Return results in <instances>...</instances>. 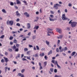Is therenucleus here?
Masks as SVG:
<instances>
[{
	"mask_svg": "<svg viewBox=\"0 0 77 77\" xmlns=\"http://www.w3.org/2000/svg\"><path fill=\"white\" fill-rule=\"evenodd\" d=\"M77 22H72L71 24V26L72 27H75L77 26Z\"/></svg>",
	"mask_w": 77,
	"mask_h": 77,
	"instance_id": "f257e3e1",
	"label": "nucleus"
},
{
	"mask_svg": "<svg viewBox=\"0 0 77 77\" xmlns=\"http://www.w3.org/2000/svg\"><path fill=\"white\" fill-rule=\"evenodd\" d=\"M7 24L8 25H11V26H12L14 24V21L11 20L10 21H7Z\"/></svg>",
	"mask_w": 77,
	"mask_h": 77,
	"instance_id": "f03ea898",
	"label": "nucleus"
},
{
	"mask_svg": "<svg viewBox=\"0 0 77 77\" xmlns=\"http://www.w3.org/2000/svg\"><path fill=\"white\" fill-rule=\"evenodd\" d=\"M61 18L64 21L68 20V18L66 17V16H65V14L62 15Z\"/></svg>",
	"mask_w": 77,
	"mask_h": 77,
	"instance_id": "7ed1b4c3",
	"label": "nucleus"
},
{
	"mask_svg": "<svg viewBox=\"0 0 77 77\" xmlns=\"http://www.w3.org/2000/svg\"><path fill=\"white\" fill-rule=\"evenodd\" d=\"M56 31L59 33H61L62 32V29L60 28H57L56 29Z\"/></svg>",
	"mask_w": 77,
	"mask_h": 77,
	"instance_id": "20e7f679",
	"label": "nucleus"
},
{
	"mask_svg": "<svg viewBox=\"0 0 77 77\" xmlns=\"http://www.w3.org/2000/svg\"><path fill=\"white\" fill-rule=\"evenodd\" d=\"M16 15L17 17H20L21 16V14L19 13L18 11H17L16 12Z\"/></svg>",
	"mask_w": 77,
	"mask_h": 77,
	"instance_id": "39448f33",
	"label": "nucleus"
},
{
	"mask_svg": "<svg viewBox=\"0 0 77 77\" xmlns=\"http://www.w3.org/2000/svg\"><path fill=\"white\" fill-rule=\"evenodd\" d=\"M24 15H25L26 17H30V15H29V14H28L27 12L24 13Z\"/></svg>",
	"mask_w": 77,
	"mask_h": 77,
	"instance_id": "423d86ee",
	"label": "nucleus"
},
{
	"mask_svg": "<svg viewBox=\"0 0 77 77\" xmlns=\"http://www.w3.org/2000/svg\"><path fill=\"white\" fill-rule=\"evenodd\" d=\"M56 64H57V65L58 68H60V69H61V67L60 66L58 65V63H57V61H56Z\"/></svg>",
	"mask_w": 77,
	"mask_h": 77,
	"instance_id": "0eeeda50",
	"label": "nucleus"
},
{
	"mask_svg": "<svg viewBox=\"0 0 77 77\" xmlns=\"http://www.w3.org/2000/svg\"><path fill=\"white\" fill-rule=\"evenodd\" d=\"M4 59L5 60V62H6V63L9 61V60H8V58H7L4 57Z\"/></svg>",
	"mask_w": 77,
	"mask_h": 77,
	"instance_id": "6e6552de",
	"label": "nucleus"
},
{
	"mask_svg": "<svg viewBox=\"0 0 77 77\" xmlns=\"http://www.w3.org/2000/svg\"><path fill=\"white\" fill-rule=\"evenodd\" d=\"M27 28H28V29H30V23H27Z\"/></svg>",
	"mask_w": 77,
	"mask_h": 77,
	"instance_id": "1a4fd4ad",
	"label": "nucleus"
},
{
	"mask_svg": "<svg viewBox=\"0 0 77 77\" xmlns=\"http://www.w3.org/2000/svg\"><path fill=\"white\" fill-rule=\"evenodd\" d=\"M39 29V26H35L34 28V29H36V30H38Z\"/></svg>",
	"mask_w": 77,
	"mask_h": 77,
	"instance_id": "9d476101",
	"label": "nucleus"
},
{
	"mask_svg": "<svg viewBox=\"0 0 77 77\" xmlns=\"http://www.w3.org/2000/svg\"><path fill=\"white\" fill-rule=\"evenodd\" d=\"M16 2L17 5H19V4H21V3L19 0H16Z\"/></svg>",
	"mask_w": 77,
	"mask_h": 77,
	"instance_id": "9b49d317",
	"label": "nucleus"
},
{
	"mask_svg": "<svg viewBox=\"0 0 77 77\" xmlns=\"http://www.w3.org/2000/svg\"><path fill=\"white\" fill-rule=\"evenodd\" d=\"M49 19L50 21H54L55 19L51 18L50 17H49Z\"/></svg>",
	"mask_w": 77,
	"mask_h": 77,
	"instance_id": "f8f14e48",
	"label": "nucleus"
},
{
	"mask_svg": "<svg viewBox=\"0 0 77 77\" xmlns=\"http://www.w3.org/2000/svg\"><path fill=\"white\" fill-rule=\"evenodd\" d=\"M52 54V50H51L48 53V55H50Z\"/></svg>",
	"mask_w": 77,
	"mask_h": 77,
	"instance_id": "ddd939ff",
	"label": "nucleus"
},
{
	"mask_svg": "<svg viewBox=\"0 0 77 77\" xmlns=\"http://www.w3.org/2000/svg\"><path fill=\"white\" fill-rule=\"evenodd\" d=\"M57 38L58 39H62V36L61 35H60L59 37H57Z\"/></svg>",
	"mask_w": 77,
	"mask_h": 77,
	"instance_id": "4468645a",
	"label": "nucleus"
},
{
	"mask_svg": "<svg viewBox=\"0 0 77 77\" xmlns=\"http://www.w3.org/2000/svg\"><path fill=\"white\" fill-rule=\"evenodd\" d=\"M60 40H58L57 41V45H58V46H59V45L60 44Z\"/></svg>",
	"mask_w": 77,
	"mask_h": 77,
	"instance_id": "2eb2a0df",
	"label": "nucleus"
},
{
	"mask_svg": "<svg viewBox=\"0 0 77 77\" xmlns=\"http://www.w3.org/2000/svg\"><path fill=\"white\" fill-rule=\"evenodd\" d=\"M40 56H41V57H42L44 56V53H42L40 54Z\"/></svg>",
	"mask_w": 77,
	"mask_h": 77,
	"instance_id": "dca6fc26",
	"label": "nucleus"
},
{
	"mask_svg": "<svg viewBox=\"0 0 77 77\" xmlns=\"http://www.w3.org/2000/svg\"><path fill=\"white\" fill-rule=\"evenodd\" d=\"M76 52L75 51L73 52L71 54L72 56H73L75 54Z\"/></svg>",
	"mask_w": 77,
	"mask_h": 77,
	"instance_id": "f3484780",
	"label": "nucleus"
},
{
	"mask_svg": "<svg viewBox=\"0 0 77 77\" xmlns=\"http://www.w3.org/2000/svg\"><path fill=\"white\" fill-rule=\"evenodd\" d=\"M45 43L48 45H50V43H49L48 41L46 40L45 41Z\"/></svg>",
	"mask_w": 77,
	"mask_h": 77,
	"instance_id": "a211bd4d",
	"label": "nucleus"
},
{
	"mask_svg": "<svg viewBox=\"0 0 77 77\" xmlns=\"http://www.w3.org/2000/svg\"><path fill=\"white\" fill-rule=\"evenodd\" d=\"M10 5L11 6H14V3L12 2H10Z\"/></svg>",
	"mask_w": 77,
	"mask_h": 77,
	"instance_id": "6ab92c4d",
	"label": "nucleus"
},
{
	"mask_svg": "<svg viewBox=\"0 0 77 77\" xmlns=\"http://www.w3.org/2000/svg\"><path fill=\"white\" fill-rule=\"evenodd\" d=\"M55 62V60H53L51 61V62H52V63H54V65H56V61H55V63L54 62Z\"/></svg>",
	"mask_w": 77,
	"mask_h": 77,
	"instance_id": "aec40b11",
	"label": "nucleus"
},
{
	"mask_svg": "<svg viewBox=\"0 0 77 77\" xmlns=\"http://www.w3.org/2000/svg\"><path fill=\"white\" fill-rule=\"evenodd\" d=\"M2 12H4V13H6V11L5 10V9H3L2 10Z\"/></svg>",
	"mask_w": 77,
	"mask_h": 77,
	"instance_id": "412c9836",
	"label": "nucleus"
},
{
	"mask_svg": "<svg viewBox=\"0 0 77 77\" xmlns=\"http://www.w3.org/2000/svg\"><path fill=\"white\" fill-rule=\"evenodd\" d=\"M18 51H19V49H18V48H17L16 49L14 50V51H16L17 52H18Z\"/></svg>",
	"mask_w": 77,
	"mask_h": 77,
	"instance_id": "4be33fe9",
	"label": "nucleus"
},
{
	"mask_svg": "<svg viewBox=\"0 0 77 77\" xmlns=\"http://www.w3.org/2000/svg\"><path fill=\"white\" fill-rule=\"evenodd\" d=\"M26 57H27V59H29V60H31V59H30V57H28L27 56Z\"/></svg>",
	"mask_w": 77,
	"mask_h": 77,
	"instance_id": "5701e85b",
	"label": "nucleus"
},
{
	"mask_svg": "<svg viewBox=\"0 0 77 77\" xmlns=\"http://www.w3.org/2000/svg\"><path fill=\"white\" fill-rule=\"evenodd\" d=\"M23 2L25 3L26 5H27V2H26V1H23Z\"/></svg>",
	"mask_w": 77,
	"mask_h": 77,
	"instance_id": "b1692460",
	"label": "nucleus"
},
{
	"mask_svg": "<svg viewBox=\"0 0 77 77\" xmlns=\"http://www.w3.org/2000/svg\"><path fill=\"white\" fill-rule=\"evenodd\" d=\"M14 38V37L12 36H10L9 38L10 40H12Z\"/></svg>",
	"mask_w": 77,
	"mask_h": 77,
	"instance_id": "393cba45",
	"label": "nucleus"
},
{
	"mask_svg": "<svg viewBox=\"0 0 77 77\" xmlns=\"http://www.w3.org/2000/svg\"><path fill=\"white\" fill-rule=\"evenodd\" d=\"M4 37H5V35H3L0 37V38H1V39H3V38H4Z\"/></svg>",
	"mask_w": 77,
	"mask_h": 77,
	"instance_id": "a878e982",
	"label": "nucleus"
},
{
	"mask_svg": "<svg viewBox=\"0 0 77 77\" xmlns=\"http://www.w3.org/2000/svg\"><path fill=\"white\" fill-rule=\"evenodd\" d=\"M4 69L5 70V72H6L7 71V69H8V67H5L4 68Z\"/></svg>",
	"mask_w": 77,
	"mask_h": 77,
	"instance_id": "bb28decb",
	"label": "nucleus"
},
{
	"mask_svg": "<svg viewBox=\"0 0 77 77\" xmlns=\"http://www.w3.org/2000/svg\"><path fill=\"white\" fill-rule=\"evenodd\" d=\"M53 68H51V69H50V71L52 72H53Z\"/></svg>",
	"mask_w": 77,
	"mask_h": 77,
	"instance_id": "cd10ccee",
	"label": "nucleus"
},
{
	"mask_svg": "<svg viewBox=\"0 0 77 77\" xmlns=\"http://www.w3.org/2000/svg\"><path fill=\"white\" fill-rule=\"evenodd\" d=\"M24 51H28V49L27 48H25L24 49Z\"/></svg>",
	"mask_w": 77,
	"mask_h": 77,
	"instance_id": "c85d7f7f",
	"label": "nucleus"
},
{
	"mask_svg": "<svg viewBox=\"0 0 77 77\" xmlns=\"http://www.w3.org/2000/svg\"><path fill=\"white\" fill-rule=\"evenodd\" d=\"M16 46L18 48L20 47V45L18 44H16Z\"/></svg>",
	"mask_w": 77,
	"mask_h": 77,
	"instance_id": "c756f323",
	"label": "nucleus"
},
{
	"mask_svg": "<svg viewBox=\"0 0 77 77\" xmlns=\"http://www.w3.org/2000/svg\"><path fill=\"white\" fill-rule=\"evenodd\" d=\"M13 48L14 50H15L16 49V46H15V45H14L13 47Z\"/></svg>",
	"mask_w": 77,
	"mask_h": 77,
	"instance_id": "7c9ffc66",
	"label": "nucleus"
},
{
	"mask_svg": "<svg viewBox=\"0 0 77 77\" xmlns=\"http://www.w3.org/2000/svg\"><path fill=\"white\" fill-rule=\"evenodd\" d=\"M57 72V69H54V72H55V73H56V72Z\"/></svg>",
	"mask_w": 77,
	"mask_h": 77,
	"instance_id": "2f4dec72",
	"label": "nucleus"
},
{
	"mask_svg": "<svg viewBox=\"0 0 77 77\" xmlns=\"http://www.w3.org/2000/svg\"><path fill=\"white\" fill-rule=\"evenodd\" d=\"M47 30H48V31H52V30L51 29L48 28L47 29Z\"/></svg>",
	"mask_w": 77,
	"mask_h": 77,
	"instance_id": "473e14b6",
	"label": "nucleus"
},
{
	"mask_svg": "<svg viewBox=\"0 0 77 77\" xmlns=\"http://www.w3.org/2000/svg\"><path fill=\"white\" fill-rule=\"evenodd\" d=\"M16 26H21V25H20V23H17V24H16Z\"/></svg>",
	"mask_w": 77,
	"mask_h": 77,
	"instance_id": "72a5a7b5",
	"label": "nucleus"
},
{
	"mask_svg": "<svg viewBox=\"0 0 77 77\" xmlns=\"http://www.w3.org/2000/svg\"><path fill=\"white\" fill-rule=\"evenodd\" d=\"M35 57H38V54H35Z\"/></svg>",
	"mask_w": 77,
	"mask_h": 77,
	"instance_id": "f704fd0d",
	"label": "nucleus"
},
{
	"mask_svg": "<svg viewBox=\"0 0 77 77\" xmlns=\"http://www.w3.org/2000/svg\"><path fill=\"white\" fill-rule=\"evenodd\" d=\"M56 52L57 53H59V49L58 48H57L56 49Z\"/></svg>",
	"mask_w": 77,
	"mask_h": 77,
	"instance_id": "c9c22d12",
	"label": "nucleus"
},
{
	"mask_svg": "<svg viewBox=\"0 0 77 77\" xmlns=\"http://www.w3.org/2000/svg\"><path fill=\"white\" fill-rule=\"evenodd\" d=\"M57 4H56L55 5H54V8H56L57 6Z\"/></svg>",
	"mask_w": 77,
	"mask_h": 77,
	"instance_id": "e433bc0d",
	"label": "nucleus"
},
{
	"mask_svg": "<svg viewBox=\"0 0 77 77\" xmlns=\"http://www.w3.org/2000/svg\"><path fill=\"white\" fill-rule=\"evenodd\" d=\"M14 7L15 9H18V7H17V6L16 5H14Z\"/></svg>",
	"mask_w": 77,
	"mask_h": 77,
	"instance_id": "4c0bfd02",
	"label": "nucleus"
},
{
	"mask_svg": "<svg viewBox=\"0 0 77 77\" xmlns=\"http://www.w3.org/2000/svg\"><path fill=\"white\" fill-rule=\"evenodd\" d=\"M61 75H55L54 76V77H61Z\"/></svg>",
	"mask_w": 77,
	"mask_h": 77,
	"instance_id": "58836bf2",
	"label": "nucleus"
},
{
	"mask_svg": "<svg viewBox=\"0 0 77 77\" xmlns=\"http://www.w3.org/2000/svg\"><path fill=\"white\" fill-rule=\"evenodd\" d=\"M36 48L37 50H39V48L38 46H36Z\"/></svg>",
	"mask_w": 77,
	"mask_h": 77,
	"instance_id": "ea45409f",
	"label": "nucleus"
},
{
	"mask_svg": "<svg viewBox=\"0 0 77 77\" xmlns=\"http://www.w3.org/2000/svg\"><path fill=\"white\" fill-rule=\"evenodd\" d=\"M30 35H31V32H29L27 34L28 36H30Z\"/></svg>",
	"mask_w": 77,
	"mask_h": 77,
	"instance_id": "a19ab883",
	"label": "nucleus"
},
{
	"mask_svg": "<svg viewBox=\"0 0 77 77\" xmlns=\"http://www.w3.org/2000/svg\"><path fill=\"white\" fill-rule=\"evenodd\" d=\"M44 65L45 66H46V65H47V62H45L44 63Z\"/></svg>",
	"mask_w": 77,
	"mask_h": 77,
	"instance_id": "79ce46f5",
	"label": "nucleus"
},
{
	"mask_svg": "<svg viewBox=\"0 0 77 77\" xmlns=\"http://www.w3.org/2000/svg\"><path fill=\"white\" fill-rule=\"evenodd\" d=\"M25 71V69H23L21 70V72L22 73H23V72H24Z\"/></svg>",
	"mask_w": 77,
	"mask_h": 77,
	"instance_id": "37998d69",
	"label": "nucleus"
},
{
	"mask_svg": "<svg viewBox=\"0 0 77 77\" xmlns=\"http://www.w3.org/2000/svg\"><path fill=\"white\" fill-rule=\"evenodd\" d=\"M32 39H35V38H36V36H33L32 37Z\"/></svg>",
	"mask_w": 77,
	"mask_h": 77,
	"instance_id": "c03bdc74",
	"label": "nucleus"
},
{
	"mask_svg": "<svg viewBox=\"0 0 77 77\" xmlns=\"http://www.w3.org/2000/svg\"><path fill=\"white\" fill-rule=\"evenodd\" d=\"M20 54H17V57H18L19 58V57H20Z\"/></svg>",
	"mask_w": 77,
	"mask_h": 77,
	"instance_id": "a18cd8bd",
	"label": "nucleus"
},
{
	"mask_svg": "<svg viewBox=\"0 0 77 77\" xmlns=\"http://www.w3.org/2000/svg\"><path fill=\"white\" fill-rule=\"evenodd\" d=\"M29 48H32V47H33V46L32 45H29Z\"/></svg>",
	"mask_w": 77,
	"mask_h": 77,
	"instance_id": "49530a36",
	"label": "nucleus"
},
{
	"mask_svg": "<svg viewBox=\"0 0 77 77\" xmlns=\"http://www.w3.org/2000/svg\"><path fill=\"white\" fill-rule=\"evenodd\" d=\"M47 58H48V57H47V56H45V60H47Z\"/></svg>",
	"mask_w": 77,
	"mask_h": 77,
	"instance_id": "de8ad7c7",
	"label": "nucleus"
},
{
	"mask_svg": "<svg viewBox=\"0 0 77 77\" xmlns=\"http://www.w3.org/2000/svg\"><path fill=\"white\" fill-rule=\"evenodd\" d=\"M8 50L9 51H10L11 52H12V50L11 49H10V48H9L8 49Z\"/></svg>",
	"mask_w": 77,
	"mask_h": 77,
	"instance_id": "09e8293b",
	"label": "nucleus"
},
{
	"mask_svg": "<svg viewBox=\"0 0 77 77\" xmlns=\"http://www.w3.org/2000/svg\"><path fill=\"white\" fill-rule=\"evenodd\" d=\"M27 54H28V55H30V51H28L27 52Z\"/></svg>",
	"mask_w": 77,
	"mask_h": 77,
	"instance_id": "8fccbe9b",
	"label": "nucleus"
},
{
	"mask_svg": "<svg viewBox=\"0 0 77 77\" xmlns=\"http://www.w3.org/2000/svg\"><path fill=\"white\" fill-rule=\"evenodd\" d=\"M50 13L51 14H54V12L52 11H50Z\"/></svg>",
	"mask_w": 77,
	"mask_h": 77,
	"instance_id": "3c124183",
	"label": "nucleus"
},
{
	"mask_svg": "<svg viewBox=\"0 0 77 77\" xmlns=\"http://www.w3.org/2000/svg\"><path fill=\"white\" fill-rule=\"evenodd\" d=\"M1 62H2V63H3V62H5V61H4V60H3V59H2L1 60Z\"/></svg>",
	"mask_w": 77,
	"mask_h": 77,
	"instance_id": "603ef678",
	"label": "nucleus"
},
{
	"mask_svg": "<svg viewBox=\"0 0 77 77\" xmlns=\"http://www.w3.org/2000/svg\"><path fill=\"white\" fill-rule=\"evenodd\" d=\"M22 60H23V61H24V60H27V59H26L25 58H22Z\"/></svg>",
	"mask_w": 77,
	"mask_h": 77,
	"instance_id": "864d4df0",
	"label": "nucleus"
},
{
	"mask_svg": "<svg viewBox=\"0 0 77 77\" xmlns=\"http://www.w3.org/2000/svg\"><path fill=\"white\" fill-rule=\"evenodd\" d=\"M72 20H70L69 23V24H71L72 23Z\"/></svg>",
	"mask_w": 77,
	"mask_h": 77,
	"instance_id": "5fc2aeb1",
	"label": "nucleus"
},
{
	"mask_svg": "<svg viewBox=\"0 0 77 77\" xmlns=\"http://www.w3.org/2000/svg\"><path fill=\"white\" fill-rule=\"evenodd\" d=\"M34 33H35V34H36V30H35L33 31Z\"/></svg>",
	"mask_w": 77,
	"mask_h": 77,
	"instance_id": "6e6d98bb",
	"label": "nucleus"
},
{
	"mask_svg": "<svg viewBox=\"0 0 77 77\" xmlns=\"http://www.w3.org/2000/svg\"><path fill=\"white\" fill-rule=\"evenodd\" d=\"M50 17H51V18H53V17H54V16H53V15H50Z\"/></svg>",
	"mask_w": 77,
	"mask_h": 77,
	"instance_id": "4d7b16f0",
	"label": "nucleus"
},
{
	"mask_svg": "<svg viewBox=\"0 0 77 77\" xmlns=\"http://www.w3.org/2000/svg\"><path fill=\"white\" fill-rule=\"evenodd\" d=\"M5 55H6V56H7V55L8 54V53L7 52H5Z\"/></svg>",
	"mask_w": 77,
	"mask_h": 77,
	"instance_id": "13d9d810",
	"label": "nucleus"
},
{
	"mask_svg": "<svg viewBox=\"0 0 77 77\" xmlns=\"http://www.w3.org/2000/svg\"><path fill=\"white\" fill-rule=\"evenodd\" d=\"M23 36H24L23 35H20L19 38H21L23 37Z\"/></svg>",
	"mask_w": 77,
	"mask_h": 77,
	"instance_id": "bf43d9fd",
	"label": "nucleus"
},
{
	"mask_svg": "<svg viewBox=\"0 0 77 77\" xmlns=\"http://www.w3.org/2000/svg\"><path fill=\"white\" fill-rule=\"evenodd\" d=\"M19 21H20V19L19 18H17L16 20V21H17V22H18Z\"/></svg>",
	"mask_w": 77,
	"mask_h": 77,
	"instance_id": "052dcab7",
	"label": "nucleus"
},
{
	"mask_svg": "<svg viewBox=\"0 0 77 77\" xmlns=\"http://www.w3.org/2000/svg\"><path fill=\"white\" fill-rule=\"evenodd\" d=\"M17 40H14V43H17Z\"/></svg>",
	"mask_w": 77,
	"mask_h": 77,
	"instance_id": "680f3d73",
	"label": "nucleus"
},
{
	"mask_svg": "<svg viewBox=\"0 0 77 77\" xmlns=\"http://www.w3.org/2000/svg\"><path fill=\"white\" fill-rule=\"evenodd\" d=\"M17 33V31L16 32H14V31H12V33H13V34H14V33Z\"/></svg>",
	"mask_w": 77,
	"mask_h": 77,
	"instance_id": "e2e57ef3",
	"label": "nucleus"
},
{
	"mask_svg": "<svg viewBox=\"0 0 77 77\" xmlns=\"http://www.w3.org/2000/svg\"><path fill=\"white\" fill-rule=\"evenodd\" d=\"M18 75H19V76H21V75H21V73H19Z\"/></svg>",
	"mask_w": 77,
	"mask_h": 77,
	"instance_id": "0e129e2a",
	"label": "nucleus"
},
{
	"mask_svg": "<svg viewBox=\"0 0 77 77\" xmlns=\"http://www.w3.org/2000/svg\"><path fill=\"white\" fill-rule=\"evenodd\" d=\"M64 11L65 12H66V13H67V9H65Z\"/></svg>",
	"mask_w": 77,
	"mask_h": 77,
	"instance_id": "69168bd1",
	"label": "nucleus"
},
{
	"mask_svg": "<svg viewBox=\"0 0 77 77\" xmlns=\"http://www.w3.org/2000/svg\"><path fill=\"white\" fill-rule=\"evenodd\" d=\"M67 30H70V28H69V27H67Z\"/></svg>",
	"mask_w": 77,
	"mask_h": 77,
	"instance_id": "338daca9",
	"label": "nucleus"
},
{
	"mask_svg": "<svg viewBox=\"0 0 77 77\" xmlns=\"http://www.w3.org/2000/svg\"><path fill=\"white\" fill-rule=\"evenodd\" d=\"M67 50V48L66 47H65L64 48V50Z\"/></svg>",
	"mask_w": 77,
	"mask_h": 77,
	"instance_id": "774afa93",
	"label": "nucleus"
}]
</instances>
